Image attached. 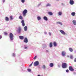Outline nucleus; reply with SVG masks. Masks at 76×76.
<instances>
[{
	"mask_svg": "<svg viewBox=\"0 0 76 76\" xmlns=\"http://www.w3.org/2000/svg\"><path fill=\"white\" fill-rule=\"evenodd\" d=\"M10 39L11 41H13L14 39V35L12 33H10L9 34Z\"/></svg>",
	"mask_w": 76,
	"mask_h": 76,
	"instance_id": "1",
	"label": "nucleus"
},
{
	"mask_svg": "<svg viewBox=\"0 0 76 76\" xmlns=\"http://www.w3.org/2000/svg\"><path fill=\"white\" fill-rule=\"evenodd\" d=\"M27 13H28V10L26 9L24 10L23 11V16L25 17Z\"/></svg>",
	"mask_w": 76,
	"mask_h": 76,
	"instance_id": "2",
	"label": "nucleus"
},
{
	"mask_svg": "<svg viewBox=\"0 0 76 76\" xmlns=\"http://www.w3.org/2000/svg\"><path fill=\"white\" fill-rule=\"evenodd\" d=\"M17 31L18 34H20L21 32H22V28H21V27H19L18 28Z\"/></svg>",
	"mask_w": 76,
	"mask_h": 76,
	"instance_id": "3",
	"label": "nucleus"
},
{
	"mask_svg": "<svg viewBox=\"0 0 76 76\" xmlns=\"http://www.w3.org/2000/svg\"><path fill=\"white\" fill-rule=\"evenodd\" d=\"M62 67L63 69H66L67 68V64L66 63H63L62 64Z\"/></svg>",
	"mask_w": 76,
	"mask_h": 76,
	"instance_id": "4",
	"label": "nucleus"
},
{
	"mask_svg": "<svg viewBox=\"0 0 76 76\" xmlns=\"http://www.w3.org/2000/svg\"><path fill=\"white\" fill-rule=\"evenodd\" d=\"M39 65V61H37L35 62L34 64V66H37Z\"/></svg>",
	"mask_w": 76,
	"mask_h": 76,
	"instance_id": "5",
	"label": "nucleus"
},
{
	"mask_svg": "<svg viewBox=\"0 0 76 76\" xmlns=\"http://www.w3.org/2000/svg\"><path fill=\"white\" fill-rule=\"evenodd\" d=\"M24 42L25 43H28V39L27 37H25L24 39Z\"/></svg>",
	"mask_w": 76,
	"mask_h": 76,
	"instance_id": "6",
	"label": "nucleus"
},
{
	"mask_svg": "<svg viewBox=\"0 0 76 76\" xmlns=\"http://www.w3.org/2000/svg\"><path fill=\"white\" fill-rule=\"evenodd\" d=\"M69 69L70 71H72V72H73V71H74V69L73 68V67L71 66H70L69 67Z\"/></svg>",
	"mask_w": 76,
	"mask_h": 76,
	"instance_id": "7",
	"label": "nucleus"
},
{
	"mask_svg": "<svg viewBox=\"0 0 76 76\" xmlns=\"http://www.w3.org/2000/svg\"><path fill=\"white\" fill-rule=\"evenodd\" d=\"M61 55L62 56H65L66 55V52L65 51H62Z\"/></svg>",
	"mask_w": 76,
	"mask_h": 76,
	"instance_id": "8",
	"label": "nucleus"
},
{
	"mask_svg": "<svg viewBox=\"0 0 76 76\" xmlns=\"http://www.w3.org/2000/svg\"><path fill=\"white\" fill-rule=\"evenodd\" d=\"M69 3L71 5H73L74 4V1L73 0H70Z\"/></svg>",
	"mask_w": 76,
	"mask_h": 76,
	"instance_id": "9",
	"label": "nucleus"
},
{
	"mask_svg": "<svg viewBox=\"0 0 76 76\" xmlns=\"http://www.w3.org/2000/svg\"><path fill=\"white\" fill-rule=\"evenodd\" d=\"M21 23L22 24V26H25V22L24 21V20H22L21 21Z\"/></svg>",
	"mask_w": 76,
	"mask_h": 76,
	"instance_id": "10",
	"label": "nucleus"
},
{
	"mask_svg": "<svg viewBox=\"0 0 76 76\" xmlns=\"http://www.w3.org/2000/svg\"><path fill=\"white\" fill-rule=\"evenodd\" d=\"M59 31L62 34H63V35H65V32L64 31L62 30H59Z\"/></svg>",
	"mask_w": 76,
	"mask_h": 76,
	"instance_id": "11",
	"label": "nucleus"
},
{
	"mask_svg": "<svg viewBox=\"0 0 76 76\" xmlns=\"http://www.w3.org/2000/svg\"><path fill=\"white\" fill-rule=\"evenodd\" d=\"M43 19L47 21L48 20V18L46 16H45L43 17Z\"/></svg>",
	"mask_w": 76,
	"mask_h": 76,
	"instance_id": "12",
	"label": "nucleus"
},
{
	"mask_svg": "<svg viewBox=\"0 0 76 76\" xmlns=\"http://www.w3.org/2000/svg\"><path fill=\"white\" fill-rule=\"evenodd\" d=\"M19 38H20V39H24V37L22 36H19Z\"/></svg>",
	"mask_w": 76,
	"mask_h": 76,
	"instance_id": "13",
	"label": "nucleus"
},
{
	"mask_svg": "<svg viewBox=\"0 0 76 76\" xmlns=\"http://www.w3.org/2000/svg\"><path fill=\"white\" fill-rule=\"evenodd\" d=\"M5 20L7 22H8L9 21V18L8 17H6L5 18Z\"/></svg>",
	"mask_w": 76,
	"mask_h": 76,
	"instance_id": "14",
	"label": "nucleus"
},
{
	"mask_svg": "<svg viewBox=\"0 0 76 76\" xmlns=\"http://www.w3.org/2000/svg\"><path fill=\"white\" fill-rule=\"evenodd\" d=\"M72 23L74 25H76V20H72Z\"/></svg>",
	"mask_w": 76,
	"mask_h": 76,
	"instance_id": "15",
	"label": "nucleus"
},
{
	"mask_svg": "<svg viewBox=\"0 0 76 76\" xmlns=\"http://www.w3.org/2000/svg\"><path fill=\"white\" fill-rule=\"evenodd\" d=\"M24 31H26L28 30V28L27 26H26L24 27Z\"/></svg>",
	"mask_w": 76,
	"mask_h": 76,
	"instance_id": "16",
	"label": "nucleus"
},
{
	"mask_svg": "<svg viewBox=\"0 0 76 76\" xmlns=\"http://www.w3.org/2000/svg\"><path fill=\"white\" fill-rule=\"evenodd\" d=\"M49 66L50 67H53L54 66V64L53 63H50L49 64Z\"/></svg>",
	"mask_w": 76,
	"mask_h": 76,
	"instance_id": "17",
	"label": "nucleus"
},
{
	"mask_svg": "<svg viewBox=\"0 0 76 76\" xmlns=\"http://www.w3.org/2000/svg\"><path fill=\"white\" fill-rule=\"evenodd\" d=\"M75 15H76V13L75 12H73L71 13V15L73 16H75Z\"/></svg>",
	"mask_w": 76,
	"mask_h": 76,
	"instance_id": "18",
	"label": "nucleus"
},
{
	"mask_svg": "<svg viewBox=\"0 0 76 76\" xmlns=\"http://www.w3.org/2000/svg\"><path fill=\"white\" fill-rule=\"evenodd\" d=\"M51 6V4L50 3L47 4L46 6V7H50Z\"/></svg>",
	"mask_w": 76,
	"mask_h": 76,
	"instance_id": "19",
	"label": "nucleus"
},
{
	"mask_svg": "<svg viewBox=\"0 0 76 76\" xmlns=\"http://www.w3.org/2000/svg\"><path fill=\"white\" fill-rule=\"evenodd\" d=\"M48 15H50V16H52V15H53V13H52V12H48Z\"/></svg>",
	"mask_w": 76,
	"mask_h": 76,
	"instance_id": "20",
	"label": "nucleus"
},
{
	"mask_svg": "<svg viewBox=\"0 0 76 76\" xmlns=\"http://www.w3.org/2000/svg\"><path fill=\"white\" fill-rule=\"evenodd\" d=\"M69 50L70 52H72L73 51V50L72 48H69Z\"/></svg>",
	"mask_w": 76,
	"mask_h": 76,
	"instance_id": "21",
	"label": "nucleus"
},
{
	"mask_svg": "<svg viewBox=\"0 0 76 76\" xmlns=\"http://www.w3.org/2000/svg\"><path fill=\"white\" fill-rule=\"evenodd\" d=\"M49 47L50 48H52L53 47V43L52 42H51L50 43Z\"/></svg>",
	"mask_w": 76,
	"mask_h": 76,
	"instance_id": "22",
	"label": "nucleus"
},
{
	"mask_svg": "<svg viewBox=\"0 0 76 76\" xmlns=\"http://www.w3.org/2000/svg\"><path fill=\"white\" fill-rule=\"evenodd\" d=\"M53 44L54 47H57V43L56 42H53Z\"/></svg>",
	"mask_w": 76,
	"mask_h": 76,
	"instance_id": "23",
	"label": "nucleus"
},
{
	"mask_svg": "<svg viewBox=\"0 0 76 76\" xmlns=\"http://www.w3.org/2000/svg\"><path fill=\"white\" fill-rule=\"evenodd\" d=\"M56 23L58 24H60L61 25H63V24H62V23L60 22H56Z\"/></svg>",
	"mask_w": 76,
	"mask_h": 76,
	"instance_id": "24",
	"label": "nucleus"
},
{
	"mask_svg": "<svg viewBox=\"0 0 76 76\" xmlns=\"http://www.w3.org/2000/svg\"><path fill=\"white\" fill-rule=\"evenodd\" d=\"M37 19L38 20H41V18L40 16H37Z\"/></svg>",
	"mask_w": 76,
	"mask_h": 76,
	"instance_id": "25",
	"label": "nucleus"
},
{
	"mask_svg": "<svg viewBox=\"0 0 76 76\" xmlns=\"http://www.w3.org/2000/svg\"><path fill=\"white\" fill-rule=\"evenodd\" d=\"M43 48H47V45L44 44L43 45Z\"/></svg>",
	"mask_w": 76,
	"mask_h": 76,
	"instance_id": "26",
	"label": "nucleus"
},
{
	"mask_svg": "<svg viewBox=\"0 0 76 76\" xmlns=\"http://www.w3.org/2000/svg\"><path fill=\"white\" fill-rule=\"evenodd\" d=\"M19 19L21 20H22L23 19V17L21 15H20L19 16Z\"/></svg>",
	"mask_w": 76,
	"mask_h": 76,
	"instance_id": "27",
	"label": "nucleus"
},
{
	"mask_svg": "<svg viewBox=\"0 0 76 76\" xmlns=\"http://www.w3.org/2000/svg\"><path fill=\"white\" fill-rule=\"evenodd\" d=\"M21 69L22 70V72H27V71H26V70L25 69V70L23 69V68H22V67H21Z\"/></svg>",
	"mask_w": 76,
	"mask_h": 76,
	"instance_id": "28",
	"label": "nucleus"
},
{
	"mask_svg": "<svg viewBox=\"0 0 76 76\" xmlns=\"http://www.w3.org/2000/svg\"><path fill=\"white\" fill-rule=\"evenodd\" d=\"M58 15H59V16H61V15H62V12H59L58 13Z\"/></svg>",
	"mask_w": 76,
	"mask_h": 76,
	"instance_id": "29",
	"label": "nucleus"
},
{
	"mask_svg": "<svg viewBox=\"0 0 76 76\" xmlns=\"http://www.w3.org/2000/svg\"><path fill=\"white\" fill-rule=\"evenodd\" d=\"M27 70L28 72H31V69L29 68H28Z\"/></svg>",
	"mask_w": 76,
	"mask_h": 76,
	"instance_id": "30",
	"label": "nucleus"
},
{
	"mask_svg": "<svg viewBox=\"0 0 76 76\" xmlns=\"http://www.w3.org/2000/svg\"><path fill=\"white\" fill-rule=\"evenodd\" d=\"M24 49H28V47H27V46H26V45H24Z\"/></svg>",
	"mask_w": 76,
	"mask_h": 76,
	"instance_id": "31",
	"label": "nucleus"
},
{
	"mask_svg": "<svg viewBox=\"0 0 76 76\" xmlns=\"http://www.w3.org/2000/svg\"><path fill=\"white\" fill-rule=\"evenodd\" d=\"M42 67V68H43V69H45V70L46 67H45V65H43Z\"/></svg>",
	"mask_w": 76,
	"mask_h": 76,
	"instance_id": "32",
	"label": "nucleus"
},
{
	"mask_svg": "<svg viewBox=\"0 0 76 76\" xmlns=\"http://www.w3.org/2000/svg\"><path fill=\"white\" fill-rule=\"evenodd\" d=\"M12 56L13 57H16V54L15 53H13L12 54Z\"/></svg>",
	"mask_w": 76,
	"mask_h": 76,
	"instance_id": "33",
	"label": "nucleus"
},
{
	"mask_svg": "<svg viewBox=\"0 0 76 76\" xmlns=\"http://www.w3.org/2000/svg\"><path fill=\"white\" fill-rule=\"evenodd\" d=\"M37 56H35L34 57V58H33V59L34 60H35V59H36V58H37Z\"/></svg>",
	"mask_w": 76,
	"mask_h": 76,
	"instance_id": "34",
	"label": "nucleus"
},
{
	"mask_svg": "<svg viewBox=\"0 0 76 76\" xmlns=\"http://www.w3.org/2000/svg\"><path fill=\"white\" fill-rule=\"evenodd\" d=\"M21 2H22V3H24L25 2V0H21Z\"/></svg>",
	"mask_w": 76,
	"mask_h": 76,
	"instance_id": "35",
	"label": "nucleus"
},
{
	"mask_svg": "<svg viewBox=\"0 0 76 76\" xmlns=\"http://www.w3.org/2000/svg\"><path fill=\"white\" fill-rule=\"evenodd\" d=\"M41 3H42L40 2L38 6H37V7H39V6H40V5H41Z\"/></svg>",
	"mask_w": 76,
	"mask_h": 76,
	"instance_id": "36",
	"label": "nucleus"
},
{
	"mask_svg": "<svg viewBox=\"0 0 76 76\" xmlns=\"http://www.w3.org/2000/svg\"><path fill=\"white\" fill-rule=\"evenodd\" d=\"M52 34L51 32H49V36H51Z\"/></svg>",
	"mask_w": 76,
	"mask_h": 76,
	"instance_id": "37",
	"label": "nucleus"
},
{
	"mask_svg": "<svg viewBox=\"0 0 76 76\" xmlns=\"http://www.w3.org/2000/svg\"><path fill=\"white\" fill-rule=\"evenodd\" d=\"M45 51L46 53H49V51L48 50H46Z\"/></svg>",
	"mask_w": 76,
	"mask_h": 76,
	"instance_id": "38",
	"label": "nucleus"
},
{
	"mask_svg": "<svg viewBox=\"0 0 76 76\" xmlns=\"http://www.w3.org/2000/svg\"><path fill=\"white\" fill-rule=\"evenodd\" d=\"M10 18L11 20H12L13 19L12 16H10Z\"/></svg>",
	"mask_w": 76,
	"mask_h": 76,
	"instance_id": "39",
	"label": "nucleus"
},
{
	"mask_svg": "<svg viewBox=\"0 0 76 76\" xmlns=\"http://www.w3.org/2000/svg\"><path fill=\"white\" fill-rule=\"evenodd\" d=\"M4 34L5 35H7V33L6 32H4Z\"/></svg>",
	"mask_w": 76,
	"mask_h": 76,
	"instance_id": "40",
	"label": "nucleus"
},
{
	"mask_svg": "<svg viewBox=\"0 0 76 76\" xmlns=\"http://www.w3.org/2000/svg\"><path fill=\"white\" fill-rule=\"evenodd\" d=\"M70 58H71V59H73V56L71 55L70 56Z\"/></svg>",
	"mask_w": 76,
	"mask_h": 76,
	"instance_id": "41",
	"label": "nucleus"
},
{
	"mask_svg": "<svg viewBox=\"0 0 76 76\" xmlns=\"http://www.w3.org/2000/svg\"><path fill=\"white\" fill-rule=\"evenodd\" d=\"M69 70L68 69H66V73H69Z\"/></svg>",
	"mask_w": 76,
	"mask_h": 76,
	"instance_id": "42",
	"label": "nucleus"
},
{
	"mask_svg": "<svg viewBox=\"0 0 76 76\" xmlns=\"http://www.w3.org/2000/svg\"><path fill=\"white\" fill-rule=\"evenodd\" d=\"M1 38H2V36L0 35V39H1Z\"/></svg>",
	"mask_w": 76,
	"mask_h": 76,
	"instance_id": "43",
	"label": "nucleus"
},
{
	"mask_svg": "<svg viewBox=\"0 0 76 76\" xmlns=\"http://www.w3.org/2000/svg\"><path fill=\"white\" fill-rule=\"evenodd\" d=\"M44 34H45V35H46V34H47V32H46V31H45L44 32Z\"/></svg>",
	"mask_w": 76,
	"mask_h": 76,
	"instance_id": "44",
	"label": "nucleus"
},
{
	"mask_svg": "<svg viewBox=\"0 0 76 76\" xmlns=\"http://www.w3.org/2000/svg\"><path fill=\"white\" fill-rule=\"evenodd\" d=\"M74 61V62H76V58H75Z\"/></svg>",
	"mask_w": 76,
	"mask_h": 76,
	"instance_id": "45",
	"label": "nucleus"
},
{
	"mask_svg": "<svg viewBox=\"0 0 76 76\" xmlns=\"http://www.w3.org/2000/svg\"><path fill=\"white\" fill-rule=\"evenodd\" d=\"M73 74H74V75H76V72H74Z\"/></svg>",
	"mask_w": 76,
	"mask_h": 76,
	"instance_id": "46",
	"label": "nucleus"
},
{
	"mask_svg": "<svg viewBox=\"0 0 76 76\" xmlns=\"http://www.w3.org/2000/svg\"><path fill=\"white\" fill-rule=\"evenodd\" d=\"M32 65L31 64H30L29 65V67H31V66H32Z\"/></svg>",
	"mask_w": 76,
	"mask_h": 76,
	"instance_id": "47",
	"label": "nucleus"
},
{
	"mask_svg": "<svg viewBox=\"0 0 76 76\" xmlns=\"http://www.w3.org/2000/svg\"><path fill=\"white\" fill-rule=\"evenodd\" d=\"M3 2L4 3V2L5 1V0H2Z\"/></svg>",
	"mask_w": 76,
	"mask_h": 76,
	"instance_id": "48",
	"label": "nucleus"
},
{
	"mask_svg": "<svg viewBox=\"0 0 76 76\" xmlns=\"http://www.w3.org/2000/svg\"><path fill=\"white\" fill-rule=\"evenodd\" d=\"M61 4V5H62V6H64V4H63V3H62Z\"/></svg>",
	"mask_w": 76,
	"mask_h": 76,
	"instance_id": "49",
	"label": "nucleus"
},
{
	"mask_svg": "<svg viewBox=\"0 0 76 76\" xmlns=\"http://www.w3.org/2000/svg\"><path fill=\"white\" fill-rule=\"evenodd\" d=\"M58 67H59V68L60 67V65H58Z\"/></svg>",
	"mask_w": 76,
	"mask_h": 76,
	"instance_id": "50",
	"label": "nucleus"
},
{
	"mask_svg": "<svg viewBox=\"0 0 76 76\" xmlns=\"http://www.w3.org/2000/svg\"><path fill=\"white\" fill-rule=\"evenodd\" d=\"M74 53H76V50H75V51H74Z\"/></svg>",
	"mask_w": 76,
	"mask_h": 76,
	"instance_id": "51",
	"label": "nucleus"
},
{
	"mask_svg": "<svg viewBox=\"0 0 76 76\" xmlns=\"http://www.w3.org/2000/svg\"><path fill=\"white\" fill-rule=\"evenodd\" d=\"M32 64H33V62H32L31 64H32Z\"/></svg>",
	"mask_w": 76,
	"mask_h": 76,
	"instance_id": "52",
	"label": "nucleus"
},
{
	"mask_svg": "<svg viewBox=\"0 0 76 76\" xmlns=\"http://www.w3.org/2000/svg\"><path fill=\"white\" fill-rule=\"evenodd\" d=\"M37 76H41V75H38Z\"/></svg>",
	"mask_w": 76,
	"mask_h": 76,
	"instance_id": "53",
	"label": "nucleus"
}]
</instances>
